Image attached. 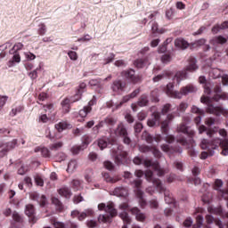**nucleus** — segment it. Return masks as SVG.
<instances>
[{
	"label": "nucleus",
	"mask_w": 228,
	"mask_h": 228,
	"mask_svg": "<svg viewBox=\"0 0 228 228\" xmlns=\"http://www.w3.org/2000/svg\"><path fill=\"white\" fill-rule=\"evenodd\" d=\"M175 47H178L179 49H188V47H190V44L188 43V41L184 40L183 38H176L175 40Z\"/></svg>",
	"instance_id": "obj_24"
},
{
	"label": "nucleus",
	"mask_w": 228,
	"mask_h": 228,
	"mask_svg": "<svg viewBox=\"0 0 228 228\" xmlns=\"http://www.w3.org/2000/svg\"><path fill=\"white\" fill-rule=\"evenodd\" d=\"M212 101L218 102V101H228V94L222 91L220 86H216L213 91Z\"/></svg>",
	"instance_id": "obj_12"
},
{
	"label": "nucleus",
	"mask_w": 228,
	"mask_h": 228,
	"mask_svg": "<svg viewBox=\"0 0 228 228\" xmlns=\"http://www.w3.org/2000/svg\"><path fill=\"white\" fill-rule=\"evenodd\" d=\"M227 40L228 37H225L224 36H216L209 40V44L212 45L214 49H216V47H219V45H224L227 44Z\"/></svg>",
	"instance_id": "obj_14"
},
{
	"label": "nucleus",
	"mask_w": 228,
	"mask_h": 228,
	"mask_svg": "<svg viewBox=\"0 0 228 228\" xmlns=\"http://www.w3.org/2000/svg\"><path fill=\"white\" fill-rule=\"evenodd\" d=\"M208 151H202L200 158V159H207L208 156H213L215 154V150L212 148H205Z\"/></svg>",
	"instance_id": "obj_36"
},
{
	"label": "nucleus",
	"mask_w": 228,
	"mask_h": 228,
	"mask_svg": "<svg viewBox=\"0 0 228 228\" xmlns=\"http://www.w3.org/2000/svg\"><path fill=\"white\" fill-rule=\"evenodd\" d=\"M193 145H195V142L191 144H188L185 147H187L188 150V154L191 158H197V151L193 149Z\"/></svg>",
	"instance_id": "obj_42"
},
{
	"label": "nucleus",
	"mask_w": 228,
	"mask_h": 228,
	"mask_svg": "<svg viewBox=\"0 0 228 228\" xmlns=\"http://www.w3.org/2000/svg\"><path fill=\"white\" fill-rule=\"evenodd\" d=\"M125 88L126 82H122V80H115L111 86V90L115 92V94H120V92H124Z\"/></svg>",
	"instance_id": "obj_18"
},
{
	"label": "nucleus",
	"mask_w": 228,
	"mask_h": 228,
	"mask_svg": "<svg viewBox=\"0 0 228 228\" xmlns=\"http://www.w3.org/2000/svg\"><path fill=\"white\" fill-rule=\"evenodd\" d=\"M11 131L8 128H0V136L4 137L10 134Z\"/></svg>",
	"instance_id": "obj_63"
},
{
	"label": "nucleus",
	"mask_w": 228,
	"mask_h": 228,
	"mask_svg": "<svg viewBox=\"0 0 228 228\" xmlns=\"http://www.w3.org/2000/svg\"><path fill=\"white\" fill-rule=\"evenodd\" d=\"M99 211H105L110 215H100L98 217V222L102 224H111V218H115L117 216L118 212L115 208V204L113 202H109L106 206L104 203H100L98 205Z\"/></svg>",
	"instance_id": "obj_3"
},
{
	"label": "nucleus",
	"mask_w": 228,
	"mask_h": 228,
	"mask_svg": "<svg viewBox=\"0 0 228 228\" xmlns=\"http://www.w3.org/2000/svg\"><path fill=\"white\" fill-rule=\"evenodd\" d=\"M97 144L101 151H104L108 147V139L106 137L98 139Z\"/></svg>",
	"instance_id": "obj_37"
},
{
	"label": "nucleus",
	"mask_w": 228,
	"mask_h": 228,
	"mask_svg": "<svg viewBox=\"0 0 228 228\" xmlns=\"http://www.w3.org/2000/svg\"><path fill=\"white\" fill-rule=\"evenodd\" d=\"M168 120H164L160 122V129L163 134H168V126H169Z\"/></svg>",
	"instance_id": "obj_40"
},
{
	"label": "nucleus",
	"mask_w": 228,
	"mask_h": 228,
	"mask_svg": "<svg viewBox=\"0 0 228 228\" xmlns=\"http://www.w3.org/2000/svg\"><path fill=\"white\" fill-rule=\"evenodd\" d=\"M68 56L69 58V60H72L73 61H76L77 60V53H76L74 51H69L68 53Z\"/></svg>",
	"instance_id": "obj_59"
},
{
	"label": "nucleus",
	"mask_w": 228,
	"mask_h": 228,
	"mask_svg": "<svg viewBox=\"0 0 228 228\" xmlns=\"http://www.w3.org/2000/svg\"><path fill=\"white\" fill-rule=\"evenodd\" d=\"M161 124V112L155 111L151 118L148 119L147 126L149 127H159Z\"/></svg>",
	"instance_id": "obj_13"
},
{
	"label": "nucleus",
	"mask_w": 228,
	"mask_h": 228,
	"mask_svg": "<svg viewBox=\"0 0 228 228\" xmlns=\"http://www.w3.org/2000/svg\"><path fill=\"white\" fill-rule=\"evenodd\" d=\"M145 177L149 183H152L154 186H156L157 190H159V193H164V199L166 204H174L175 200L170 191L167 190L163 187V183H161V180L158 178H154V173L151 170H146Z\"/></svg>",
	"instance_id": "obj_1"
},
{
	"label": "nucleus",
	"mask_w": 228,
	"mask_h": 228,
	"mask_svg": "<svg viewBox=\"0 0 228 228\" xmlns=\"http://www.w3.org/2000/svg\"><path fill=\"white\" fill-rule=\"evenodd\" d=\"M114 134L119 136V138H123V142L126 145H131V138L129 137V134L127 133V128L124 123H119L116 129L114 130Z\"/></svg>",
	"instance_id": "obj_9"
},
{
	"label": "nucleus",
	"mask_w": 228,
	"mask_h": 228,
	"mask_svg": "<svg viewBox=\"0 0 228 228\" xmlns=\"http://www.w3.org/2000/svg\"><path fill=\"white\" fill-rule=\"evenodd\" d=\"M130 213L135 216L137 222H144L147 218V216H145L144 213H142V210H140V208L137 207L132 208L130 209Z\"/></svg>",
	"instance_id": "obj_15"
},
{
	"label": "nucleus",
	"mask_w": 228,
	"mask_h": 228,
	"mask_svg": "<svg viewBox=\"0 0 228 228\" xmlns=\"http://www.w3.org/2000/svg\"><path fill=\"white\" fill-rule=\"evenodd\" d=\"M111 80V75H109L106 78H95L89 81L91 86H97L98 88H104V81Z\"/></svg>",
	"instance_id": "obj_17"
},
{
	"label": "nucleus",
	"mask_w": 228,
	"mask_h": 228,
	"mask_svg": "<svg viewBox=\"0 0 228 228\" xmlns=\"http://www.w3.org/2000/svg\"><path fill=\"white\" fill-rule=\"evenodd\" d=\"M197 92V87L195 86L189 84L182 87L179 91H174V84L169 83L167 85L165 93L168 97H173V99H181L183 95H188V94H195Z\"/></svg>",
	"instance_id": "obj_2"
},
{
	"label": "nucleus",
	"mask_w": 228,
	"mask_h": 228,
	"mask_svg": "<svg viewBox=\"0 0 228 228\" xmlns=\"http://www.w3.org/2000/svg\"><path fill=\"white\" fill-rule=\"evenodd\" d=\"M207 131V135L209 138H213V136H215V134H216V133H218V127L215 126L214 128L209 127L208 129V127H206V126H200L199 127V133L200 134H202V133Z\"/></svg>",
	"instance_id": "obj_16"
},
{
	"label": "nucleus",
	"mask_w": 228,
	"mask_h": 228,
	"mask_svg": "<svg viewBox=\"0 0 228 228\" xmlns=\"http://www.w3.org/2000/svg\"><path fill=\"white\" fill-rule=\"evenodd\" d=\"M140 94V88L135 89L130 94L124 96L123 102H127L130 99H134Z\"/></svg>",
	"instance_id": "obj_35"
},
{
	"label": "nucleus",
	"mask_w": 228,
	"mask_h": 228,
	"mask_svg": "<svg viewBox=\"0 0 228 228\" xmlns=\"http://www.w3.org/2000/svg\"><path fill=\"white\" fill-rule=\"evenodd\" d=\"M152 151V147L142 144L139 146V151L142 152L143 154L147 153V152H151Z\"/></svg>",
	"instance_id": "obj_47"
},
{
	"label": "nucleus",
	"mask_w": 228,
	"mask_h": 228,
	"mask_svg": "<svg viewBox=\"0 0 228 228\" xmlns=\"http://www.w3.org/2000/svg\"><path fill=\"white\" fill-rule=\"evenodd\" d=\"M151 152L154 158H157V159H159V158H161V151H159V150H158L156 147L151 148Z\"/></svg>",
	"instance_id": "obj_55"
},
{
	"label": "nucleus",
	"mask_w": 228,
	"mask_h": 228,
	"mask_svg": "<svg viewBox=\"0 0 228 228\" xmlns=\"http://www.w3.org/2000/svg\"><path fill=\"white\" fill-rule=\"evenodd\" d=\"M81 95H83V94H81V91L77 92V94L72 96L69 101H71V103L77 102V101H81Z\"/></svg>",
	"instance_id": "obj_50"
},
{
	"label": "nucleus",
	"mask_w": 228,
	"mask_h": 228,
	"mask_svg": "<svg viewBox=\"0 0 228 228\" xmlns=\"http://www.w3.org/2000/svg\"><path fill=\"white\" fill-rule=\"evenodd\" d=\"M106 126H113L115 124H117V119L111 116H109L104 118Z\"/></svg>",
	"instance_id": "obj_43"
},
{
	"label": "nucleus",
	"mask_w": 228,
	"mask_h": 228,
	"mask_svg": "<svg viewBox=\"0 0 228 228\" xmlns=\"http://www.w3.org/2000/svg\"><path fill=\"white\" fill-rule=\"evenodd\" d=\"M142 162H143V166L146 167V168H149L150 167H151V168H153L155 172H157V175H159V177H163V175H165V169L161 168V167L159 166V162L158 161L152 162V160L151 159L143 160L140 157L134 158L133 163L134 165H142Z\"/></svg>",
	"instance_id": "obj_8"
},
{
	"label": "nucleus",
	"mask_w": 228,
	"mask_h": 228,
	"mask_svg": "<svg viewBox=\"0 0 228 228\" xmlns=\"http://www.w3.org/2000/svg\"><path fill=\"white\" fill-rule=\"evenodd\" d=\"M76 168H77V161L71 160L68 164L67 172H74V170H76Z\"/></svg>",
	"instance_id": "obj_44"
},
{
	"label": "nucleus",
	"mask_w": 228,
	"mask_h": 228,
	"mask_svg": "<svg viewBox=\"0 0 228 228\" xmlns=\"http://www.w3.org/2000/svg\"><path fill=\"white\" fill-rule=\"evenodd\" d=\"M12 220L17 224H22V222H24L22 216H20L17 211L12 212Z\"/></svg>",
	"instance_id": "obj_41"
},
{
	"label": "nucleus",
	"mask_w": 228,
	"mask_h": 228,
	"mask_svg": "<svg viewBox=\"0 0 228 228\" xmlns=\"http://www.w3.org/2000/svg\"><path fill=\"white\" fill-rule=\"evenodd\" d=\"M52 202L58 208V209L61 210L63 209V204H61V201L56 197L52 198Z\"/></svg>",
	"instance_id": "obj_48"
},
{
	"label": "nucleus",
	"mask_w": 228,
	"mask_h": 228,
	"mask_svg": "<svg viewBox=\"0 0 228 228\" xmlns=\"http://www.w3.org/2000/svg\"><path fill=\"white\" fill-rule=\"evenodd\" d=\"M200 102L207 104L206 111L210 115H216V117H228V110L223 106H215L211 104V98L209 96H201Z\"/></svg>",
	"instance_id": "obj_5"
},
{
	"label": "nucleus",
	"mask_w": 228,
	"mask_h": 228,
	"mask_svg": "<svg viewBox=\"0 0 228 228\" xmlns=\"http://www.w3.org/2000/svg\"><path fill=\"white\" fill-rule=\"evenodd\" d=\"M86 216H94V210L92 209H87L85 212H82L81 214H78V220L80 222H83Z\"/></svg>",
	"instance_id": "obj_34"
},
{
	"label": "nucleus",
	"mask_w": 228,
	"mask_h": 228,
	"mask_svg": "<svg viewBox=\"0 0 228 228\" xmlns=\"http://www.w3.org/2000/svg\"><path fill=\"white\" fill-rule=\"evenodd\" d=\"M134 65L137 69H143V67H147V65H151V62L149 61V58L145 57L143 59H137L134 61Z\"/></svg>",
	"instance_id": "obj_23"
},
{
	"label": "nucleus",
	"mask_w": 228,
	"mask_h": 228,
	"mask_svg": "<svg viewBox=\"0 0 228 228\" xmlns=\"http://www.w3.org/2000/svg\"><path fill=\"white\" fill-rule=\"evenodd\" d=\"M17 146V139L12 140L9 142H0V158H4L10 152V151H13V148Z\"/></svg>",
	"instance_id": "obj_11"
},
{
	"label": "nucleus",
	"mask_w": 228,
	"mask_h": 228,
	"mask_svg": "<svg viewBox=\"0 0 228 228\" xmlns=\"http://www.w3.org/2000/svg\"><path fill=\"white\" fill-rule=\"evenodd\" d=\"M208 212L212 213V215H218L219 216H222V215H224V210L222 209V207H218V208H208Z\"/></svg>",
	"instance_id": "obj_39"
},
{
	"label": "nucleus",
	"mask_w": 228,
	"mask_h": 228,
	"mask_svg": "<svg viewBox=\"0 0 228 228\" xmlns=\"http://www.w3.org/2000/svg\"><path fill=\"white\" fill-rule=\"evenodd\" d=\"M160 149H161V151H163V152H167V153L177 152L178 154H181L183 152V148H181L179 146L172 148L168 144H162L160 146Z\"/></svg>",
	"instance_id": "obj_20"
},
{
	"label": "nucleus",
	"mask_w": 228,
	"mask_h": 228,
	"mask_svg": "<svg viewBox=\"0 0 228 228\" xmlns=\"http://www.w3.org/2000/svg\"><path fill=\"white\" fill-rule=\"evenodd\" d=\"M134 133L138 134L139 133H142V130L143 129V125L141 122H136L134 126Z\"/></svg>",
	"instance_id": "obj_52"
},
{
	"label": "nucleus",
	"mask_w": 228,
	"mask_h": 228,
	"mask_svg": "<svg viewBox=\"0 0 228 228\" xmlns=\"http://www.w3.org/2000/svg\"><path fill=\"white\" fill-rule=\"evenodd\" d=\"M177 133H183V134H188L189 139H186L184 136L180 135L176 138L177 143H180V145L186 146V145H193V135L195 133L193 131L188 132V126H186L184 124L179 125L177 127Z\"/></svg>",
	"instance_id": "obj_7"
},
{
	"label": "nucleus",
	"mask_w": 228,
	"mask_h": 228,
	"mask_svg": "<svg viewBox=\"0 0 228 228\" xmlns=\"http://www.w3.org/2000/svg\"><path fill=\"white\" fill-rule=\"evenodd\" d=\"M135 194L137 199H139V206L142 208V209H145V207L147 206V201L145 200V199H143V191L137 189L135 191Z\"/></svg>",
	"instance_id": "obj_25"
},
{
	"label": "nucleus",
	"mask_w": 228,
	"mask_h": 228,
	"mask_svg": "<svg viewBox=\"0 0 228 228\" xmlns=\"http://www.w3.org/2000/svg\"><path fill=\"white\" fill-rule=\"evenodd\" d=\"M22 47H24L22 43H16L12 47V51H14V53H19V51L22 50Z\"/></svg>",
	"instance_id": "obj_61"
},
{
	"label": "nucleus",
	"mask_w": 228,
	"mask_h": 228,
	"mask_svg": "<svg viewBox=\"0 0 228 228\" xmlns=\"http://www.w3.org/2000/svg\"><path fill=\"white\" fill-rule=\"evenodd\" d=\"M171 61H172V56H170V54H164L161 57L162 63H170Z\"/></svg>",
	"instance_id": "obj_58"
},
{
	"label": "nucleus",
	"mask_w": 228,
	"mask_h": 228,
	"mask_svg": "<svg viewBox=\"0 0 228 228\" xmlns=\"http://www.w3.org/2000/svg\"><path fill=\"white\" fill-rule=\"evenodd\" d=\"M104 126H106V122L104 121V119L99 121V123L93 127V133H94V134H99V131H101V129H102Z\"/></svg>",
	"instance_id": "obj_38"
},
{
	"label": "nucleus",
	"mask_w": 228,
	"mask_h": 228,
	"mask_svg": "<svg viewBox=\"0 0 228 228\" xmlns=\"http://www.w3.org/2000/svg\"><path fill=\"white\" fill-rule=\"evenodd\" d=\"M119 218L123 220L124 225L122 228H127V225H130L131 224V217L129 216V214L126 211H123L119 214Z\"/></svg>",
	"instance_id": "obj_26"
},
{
	"label": "nucleus",
	"mask_w": 228,
	"mask_h": 228,
	"mask_svg": "<svg viewBox=\"0 0 228 228\" xmlns=\"http://www.w3.org/2000/svg\"><path fill=\"white\" fill-rule=\"evenodd\" d=\"M41 154L43 158H51V151H49V149L45 147L41 149Z\"/></svg>",
	"instance_id": "obj_56"
},
{
	"label": "nucleus",
	"mask_w": 228,
	"mask_h": 228,
	"mask_svg": "<svg viewBox=\"0 0 228 228\" xmlns=\"http://www.w3.org/2000/svg\"><path fill=\"white\" fill-rule=\"evenodd\" d=\"M15 63H20V54L19 52H13L12 60L8 61V67H13Z\"/></svg>",
	"instance_id": "obj_31"
},
{
	"label": "nucleus",
	"mask_w": 228,
	"mask_h": 228,
	"mask_svg": "<svg viewBox=\"0 0 228 228\" xmlns=\"http://www.w3.org/2000/svg\"><path fill=\"white\" fill-rule=\"evenodd\" d=\"M216 123V119L215 118H208L205 121L206 126H208V127H211V126H215V124Z\"/></svg>",
	"instance_id": "obj_54"
},
{
	"label": "nucleus",
	"mask_w": 228,
	"mask_h": 228,
	"mask_svg": "<svg viewBox=\"0 0 228 228\" xmlns=\"http://www.w3.org/2000/svg\"><path fill=\"white\" fill-rule=\"evenodd\" d=\"M102 177L106 183H110L111 184H115V183H118L122 178L119 175H110V173H102Z\"/></svg>",
	"instance_id": "obj_21"
},
{
	"label": "nucleus",
	"mask_w": 228,
	"mask_h": 228,
	"mask_svg": "<svg viewBox=\"0 0 228 228\" xmlns=\"http://www.w3.org/2000/svg\"><path fill=\"white\" fill-rule=\"evenodd\" d=\"M70 125L67 123V121H61L57 124H55V129L58 131V133H62V131H65V129H69Z\"/></svg>",
	"instance_id": "obj_32"
},
{
	"label": "nucleus",
	"mask_w": 228,
	"mask_h": 228,
	"mask_svg": "<svg viewBox=\"0 0 228 228\" xmlns=\"http://www.w3.org/2000/svg\"><path fill=\"white\" fill-rule=\"evenodd\" d=\"M113 195L116 197H127L129 191L126 187H116L113 191Z\"/></svg>",
	"instance_id": "obj_22"
},
{
	"label": "nucleus",
	"mask_w": 228,
	"mask_h": 228,
	"mask_svg": "<svg viewBox=\"0 0 228 228\" xmlns=\"http://www.w3.org/2000/svg\"><path fill=\"white\" fill-rule=\"evenodd\" d=\"M151 33L152 35H156V33H158L159 35H163V33H165V28H159V25H158V22L152 21Z\"/></svg>",
	"instance_id": "obj_30"
},
{
	"label": "nucleus",
	"mask_w": 228,
	"mask_h": 228,
	"mask_svg": "<svg viewBox=\"0 0 228 228\" xmlns=\"http://www.w3.org/2000/svg\"><path fill=\"white\" fill-rule=\"evenodd\" d=\"M61 147H63V142H54L50 145V151H58V149H61Z\"/></svg>",
	"instance_id": "obj_49"
},
{
	"label": "nucleus",
	"mask_w": 228,
	"mask_h": 228,
	"mask_svg": "<svg viewBox=\"0 0 228 228\" xmlns=\"http://www.w3.org/2000/svg\"><path fill=\"white\" fill-rule=\"evenodd\" d=\"M147 104H149V96L147 94H142L137 102V106L142 108L143 106H147Z\"/></svg>",
	"instance_id": "obj_33"
},
{
	"label": "nucleus",
	"mask_w": 228,
	"mask_h": 228,
	"mask_svg": "<svg viewBox=\"0 0 228 228\" xmlns=\"http://www.w3.org/2000/svg\"><path fill=\"white\" fill-rule=\"evenodd\" d=\"M72 184V188L74 190H79V186H81V181L77 180V179H74L71 183Z\"/></svg>",
	"instance_id": "obj_60"
},
{
	"label": "nucleus",
	"mask_w": 228,
	"mask_h": 228,
	"mask_svg": "<svg viewBox=\"0 0 228 228\" xmlns=\"http://www.w3.org/2000/svg\"><path fill=\"white\" fill-rule=\"evenodd\" d=\"M25 214L31 220H35V207L31 204L26 206Z\"/></svg>",
	"instance_id": "obj_29"
},
{
	"label": "nucleus",
	"mask_w": 228,
	"mask_h": 228,
	"mask_svg": "<svg viewBox=\"0 0 228 228\" xmlns=\"http://www.w3.org/2000/svg\"><path fill=\"white\" fill-rule=\"evenodd\" d=\"M198 69L199 66H197V59L191 57L189 59V65L185 68V69L176 72L174 77V81H176V83L180 84L181 81L188 77L187 72H195V70Z\"/></svg>",
	"instance_id": "obj_6"
},
{
	"label": "nucleus",
	"mask_w": 228,
	"mask_h": 228,
	"mask_svg": "<svg viewBox=\"0 0 228 228\" xmlns=\"http://www.w3.org/2000/svg\"><path fill=\"white\" fill-rule=\"evenodd\" d=\"M58 193L61 197H64V199H70L72 197V191L69 187H61L58 190Z\"/></svg>",
	"instance_id": "obj_27"
},
{
	"label": "nucleus",
	"mask_w": 228,
	"mask_h": 228,
	"mask_svg": "<svg viewBox=\"0 0 228 228\" xmlns=\"http://www.w3.org/2000/svg\"><path fill=\"white\" fill-rule=\"evenodd\" d=\"M171 108H172V104L170 103L165 104L161 110L162 115H167V113L170 111Z\"/></svg>",
	"instance_id": "obj_57"
},
{
	"label": "nucleus",
	"mask_w": 228,
	"mask_h": 228,
	"mask_svg": "<svg viewBox=\"0 0 228 228\" xmlns=\"http://www.w3.org/2000/svg\"><path fill=\"white\" fill-rule=\"evenodd\" d=\"M85 151V148L82 147V145H79V146H73V147L71 148V152H72V154H74V155L79 154V151Z\"/></svg>",
	"instance_id": "obj_51"
},
{
	"label": "nucleus",
	"mask_w": 228,
	"mask_h": 228,
	"mask_svg": "<svg viewBox=\"0 0 228 228\" xmlns=\"http://www.w3.org/2000/svg\"><path fill=\"white\" fill-rule=\"evenodd\" d=\"M201 149H213L216 150L218 147H221L222 151L221 154L223 156H228V139H220L216 138L211 142H208V140L203 139L200 144Z\"/></svg>",
	"instance_id": "obj_4"
},
{
	"label": "nucleus",
	"mask_w": 228,
	"mask_h": 228,
	"mask_svg": "<svg viewBox=\"0 0 228 228\" xmlns=\"http://www.w3.org/2000/svg\"><path fill=\"white\" fill-rule=\"evenodd\" d=\"M70 104H72V102L69 98H65L61 102V106L62 108L63 113H69L70 112Z\"/></svg>",
	"instance_id": "obj_28"
},
{
	"label": "nucleus",
	"mask_w": 228,
	"mask_h": 228,
	"mask_svg": "<svg viewBox=\"0 0 228 228\" xmlns=\"http://www.w3.org/2000/svg\"><path fill=\"white\" fill-rule=\"evenodd\" d=\"M39 28L37 29L38 35L41 37H44L45 33H47V27L45 26V23H41L38 25Z\"/></svg>",
	"instance_id": "obj_46"
},
{
	"label": "nucleus",
	"mask_w": 228,
	"mask_h": 228,
	"mask_svg": "<svg viewBox=\"0 0 228 228\" xmlns=\"http://www.w3.org/2000/svg\"><path fill=\"white\" fill-rule=\"evenodd\" d=\"M121 77L130 83H133V85L142 83V76L136 75V71H134L133 69L123 70L121 72Z\"/></svg>",
	"instance_id": "obj_10"
},
{
	"label": "nucleus",
	"mask_w": 228,
	"mask_h": 228,
	"mask_svg": "<svg viewBox=\"0 0 228 228\" xmlns=\"http://www.w3.org/2000/svg\"><path fill=\"white\" fill-rule=\"evenodd\" d=\"M92 142V137L88 136V135H85L83 137V141H82V147L84 149H86L88 147V145H90V143Z\"/></svg>",
	"instance_id": "obj_45"
},
{
	"label": "nucleus",
	"mask_w": 228,
	"mask_h": 228,
	"mask_svg": "<svg viewBox=\"0 0 228 228\" xmlns=\"http://www.w3.org/2000/svg\"><path fill=\"white\" fill-rule=\"evenodd\" d=\"M191 111L192 113H197L198 115H204V110H200L197 106H192Z\"/></svg>",
	"instance_id": "obj_62"
},
{
	"label": "nucleus",
	"mask_w": 228,
	"mask_h": 228,
	"mask_svg": "<svg viewBox=\"0 0 228 228\" xmlns=\"http://www.w3.org/2000/svg\"><path fill=\"white\" fill-rule=\"evenodd\" d=\"M7 101H8V96L6 95L0 96V110L4 106V104H6Z\"/></svg>",
	"instance_id": "obj_64"
},
{
	"label": "nucleus",
	"mask_w": 228,
	"mask_h": 228,
	"mask_svg": "<svg viewBox=\"0 0 228 228\" xmlns=\"http://www.w3.org/2000/svg\"><path fill=\"white\" fill-rule=\"evenodd\" d=\"M149 205L151 209H158V208H159V203L158 202V200H150Z\"/></svg>",
	"instance_id": "obj_53"
},
{
	"label": "nucleus",
	"mask_w": 228,
	"mask_h": 228,
	"mask_svg": "<svg viewBox=\"0 0 228 228\" xmlns=\"http://www.w3.org/2000/svg\"><path fill=\"white\" fill-rule=\"evenodd\" d=\"M94 104H95V100H91L88 102L87 106H85L82 110H79L78 112L79 117H81L82 118H85V117H86V115H88V113L92 111V106H94Z\"/></svg>",
	"instance_id": "obj_19"
}]
</instances>
